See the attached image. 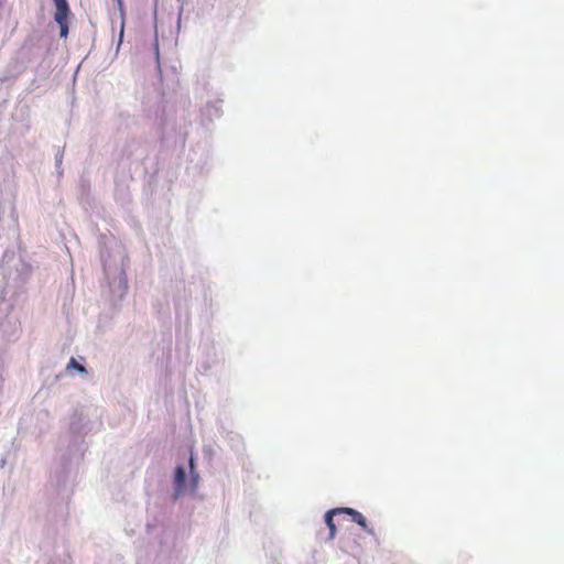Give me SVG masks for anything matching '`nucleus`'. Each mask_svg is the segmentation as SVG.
Segmentation results:
<instances>
[{
    "instance_id": "f257e3e1",
    "label": "nucleus",
    "mask_w": 564,
    "mask_h": 564,
    "mask_svg": "<svg viewBox=\"0 0 564 564\" xmlns=\"http://www.w3.org/2000/svg\"><path fill=\"white\" fill-rule=\"evenodd\" d=\"M54 3H55V8H56L54 19H55L56 23L59 25L61 37H65L68 34L67 19H68V14H69V7L67 3V0H54Z\"/></svg>"
},
{
    "instance_id": "6e6552de",
    "label": "nucleus",
    "mask_w": 564,
    "mask_h": 564,
    "mask_svg": "<svg viewBox=\"0 0 564 564\" xmlns=\"http://www.w3.org/2000/svg\"><path fill=\"white\" fill-rule=\"evenodd\" d=\"M117 2H118L119 10L122 12L123 11V1L117 0Z\"/></svg>"
},
{
    "instance_id": "20e7f679",
    "label": "nucleus",
    "mask_w": 564,
    "mask_h": 564,
    "mask_svg": "<svg viewBox=\"0 0 564 564\" xmlns=\"http://www.w3.org/2000/svg\"><path fill=\"white\" fill-rule=\"evenodd\" d=\"M341 508H335L326 512L325 514V522L329 529V540H333L336 535V524L334 522L335 516H341Z\"/></svg>"
},
{
    "instance_id": "7ed1b4c3",
    "label": "nucleus",
    "mask_w": 564,
    "mask_h": 564,
    "mask_svg": "<svg viewBox=\"0 0 564 564\" xmlns=\"http://www.w3.org/2000/svg\"><path fill=\"white\" fill-rule=\"evenodd\" d=\"M341 508H335L326 512L325 514V522L329 529V540H333L336 535V524L334 522L335 516H341Z\"/></svg>"
},
{
    "instance_id": "39448f33",
    "label": "nucleus",
    "mask_w": 564,
    "mask_h": 564,
    "mask_svg": "<svg viewBox=\"0 0 564 564\" xmlns=\"http://www.w3.org/2000/svg\"><path fill=\"white\" fill-rule=\"evenodd\" d=\"M175 495L178 496L185 488V469L183 466H177L174 476Z\"/></svg>"
},
{
    "instance_id": "423d86ee",
    "label": "nucleus",
    "mask_w": 564,
    "mask_h": 564,
    "mask_svg": "<svg viewBox=\"0 0 564 564\" xmlns=\"http://www.w3.org/2000/svg\"><path fill=\"white\" fill-rule=\"evenodd\" d=\"M67 368H74L80 373H86L85 367L78 364L75 358H70Z\"/></svg>"
},
{
    "instance_id": "0eeeda50",
    "label": "nucleus",
    "mask_w": 564,
    "mask_h": 564,
    "mask_svg": "<svg viewBox=\"0 0 564 564\" xmlns=\"http://www.w3.org/2000/svg\"><path fill=\"white\" fill-rule=\"evenodd\" d=\"M189 467H191V474H192V477H193L194 488H195L197 486L198 475L194 473V458H193V456H191V458H189Z\"/></svg>"
},
{
    "instance_id": "f03ea898",
    "label": "nucleus",
    "mask_w": 564,
    "mask_h": 564,
    "mask_svg": "<svg viewBox=\"0 0 564 564\" xmlns=\"http://www.w3.org/2000/svg\"><path fill=\"white\" fill-rule=\"evenodd\" d=\"M343 514H347L350 517V520L357 524H359L366 532L373 534V530L368 527L366 518L359 511L352 508H341Z\"/></svg>"
}]
</instances>
